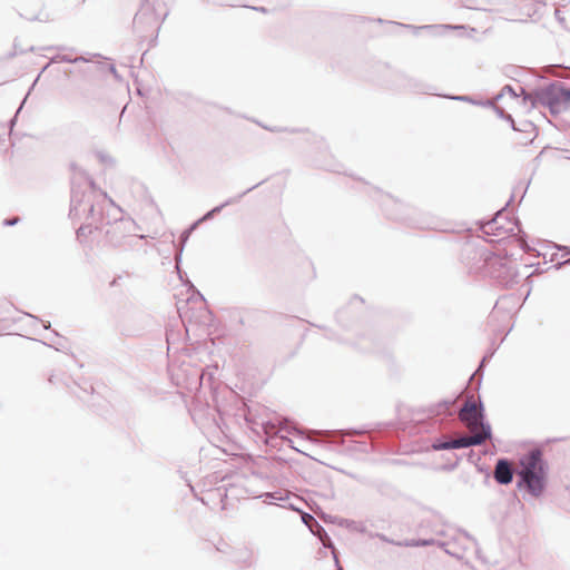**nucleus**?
<instances>
[{
	"label": "nucleus",
	"mask_w": 570,
	"mask_h": 570,
	"mask_svg": "<svg viewBox=\"0 0 570 570\" xmlns=\"http://www.w3.org/2000/svg\"><path fill=\"white\" fill-rule=\"evenodd\" d=\"M265 498L271 500H283V497L278 492H267L265 493Z\"/></svg>",
	"instance_id": "obj_30"
},
{
	"label": "nucleus",
	"mask_w": 570,
	"mask_h": 570,
	"mask_svg": "<svg viewBox=\"0 0 570 570\" xmlns=\"http://www.w3.org/2000/svg\"><path fill=\"white\" fill-rule=\"evenodd\" d=\"M455 400H442L429 407V417L451 416L453 414L452 407Z\"/></svg>",
	"instance_id": "obj_15"
},
{
	"label": "nucleus",
	"mask_w": 570,
	"mask_h": 570,
	"mask_svg": "<svg viewBox=\"0 0 570 570\" xmlns=\"http://www.w3.org/2000/svg\"><path fill=\"white\" fill-rule=\"evenodd\" d=\"M379 492L382 494V495H387V497H391L393 498L396 493V490L387 484V483H382L379 485Z\"/></svg>",
	"instance_id": "obj_25"
},
{
	"label": "nucleus",
	"mask_w": 570,
	"mask_h": 570,
	"mask_svg": "<svg viewBox=\"0 0 570 570\" xmlns=\"http://www.w3.org/2000/svg\"><path fill=\"white\" fill-rule=\"evenodd\" d=\"M514 471L511 462L507 458H500L497 460L493 478L500 485H508L513 481Z\"/></svg>",
	"instance_id": "obj_12"
},
{
	"label": "nucleus",
	"mask_w": 570,
	"mask_h": 570,
	"mask_svg": "<svg viewBox=\"0 0 570 570\" xmlns=\"http://www.w3.org/2000/svg\"><path fill=\"white\" fill-rule=\"evenodd\" d=\"M410 86H411V88H413V89H414V90H416V91L422 90V91H423V92H425V94H430V91H429V90H428V88H425V87H424V88H421V87H420L419 85H416V83H410Z\"/></svg>",
	"instance_id": "obj_34"
},
{
	"label": "nucleus",
	"mask_w": 570,
	"mask_h": 570,
	"mask_svg": "<svg viewBox=\"0 0 570 570\" xmlns=\"http://www.w3.org/2000/svg\"><path fill=\"white\" fill-rule=\"evenodd\" d=\"M529 129L533 130L534 125L531 121H524L522 128H519V131H528Z\"/></svg>",
	"instance_id": "obj_31"
},
{
	"label": "nucleus",
	"mask_w": 570,
	"mask_h": 570,
	"mask_svg": "<svg viewBox=\"0 0 570 570\" xmlns=\"http://www.w3.org/2000/svg\"><path fill=\"white\" fill-rule=\"evenodd\" d=\"M204 220L197 219L188 228H186L190 234L197 228L199 224H202Z\"/></svg>",
	"instance_id": "obj_33"
},
{
	"label": "nucleus",
	"mask_w": 570,
	"mask_h": 570,
	"mask_svg": "<svg viewBox=\"0 0 570 570\" xmlns=\"http://www.w3.org/2000/svg\"><path fill=\"white\" fill-rule=\"evenodd\" d=\"M302 520L315 535L320 537V539L323 541L324 549L331 550L335 564L338 566L337 551L333 542L331 541L330 537L327 535L325 529L322 525H320L315 518L309 513H304Z\"/></svg>",
	"instance_id": "obj_11"
},
{
	"label": "nucleus",
	"mask_w": 570,
	"mask_h": 570,
	"mask_svg": "<svg viewBox=\"0 0 570 570\" xmlns=\"http://www.w3.org/2000/svg\"><path fill=\"white\" fill-rule=\"evenodd\" d=\"M371 196L374 197L375 199L381 200V205L384 208L385 214L389 218L395 220L405 219L403 213L406 209V206L400 203L399 200L394 199L391 195L383 194L382 190L373 188V194H371Z\"/></svg>",
	"instance_id": "obj_9"
},
{
	"label": "nucleus",
	"mask_w": 570,
	"mask_h": 570,
	"mask_svg": "<svg viewBox=\"0 0 570 570\" xmlns=\"http://www.w3.org/2000/svg\"><path fill=\"white\" fill-rule=\"evenodd\" d=\"M485 275L504 287H511L518 284L520 279L517 264L513 261L497 255L490 259V266Z\"/></svg>",
	"instance_id": "obj_6"
},
{
	"label": "nucleus",
	"mask_w": 570,
	"mask_h": 570,
	"mask_svg": "<svg viewBox=\"0 0 570 570\" xmlns=\"http://www.w3.org/2000/svg\"><path fill=\"white\" fill-rule=\"evenodd\" d=\"M21 108H22V105L18 108V110H17V112H16L14 117L10 120V126H11V127L16 124L17 115L20 112Z\"/></svg>",
	"instance_id": "obj_35"
},
{
	"label": "nucleus",
	"mask_w": 570,
	"mask_h": 570,
	"mask_svg": "<svg viewBox=\"0 0 570 570\" xmlns=\"http://www.w3.org/2000/svg\"><path fill=\"white\" fill-rule=\"evenodd\" d=\"M518 89H519V91H520V92H518V91H517V89H515L514 87H512L511 85H505V86L502 88L501 92H500L499 95H497V96H495V100H499V99H500V98H501L505 92H508L509 95H511V96H512V97H514V98H515V97H519V96H523V100H524V102H528V101H529V102L531 104V101H530L529 99H528V100H525V99H524V97H525L527 95H529L532 90L527 91L522 86H518Z\"/></svg>",
	"instance_id": "obj_19"
},
{
	"label": "nucleus",
	"mask_w": 570,
	"mask_h": 570,
	"mask_svg": "<svg viewBox=\"0 0 570 570\" xmlns=\"http://www.w3.org/2000/svg\"><path fill=\"white\" fill-rule=\"evenodd\" d=\"M492 355H493V352L490 353L489 355L483 356V358L481 360V362L479 364V367L476 368V371L474 372L473 375H478V374L482 373V368H483L484 364L492 357Z\"/></svg>",
	"instance_id": "obj_29"
},
{
	"label": "nucleus",
	"mask_w": 570,
	"mask_h": 570,
	"mask_svg": "<svg viewBox=\"0 0 570 570\" xmlns=\"http://www.w3.org/2000/svg\"><path fill=\"white\" fill-rule=\"evenodd\" d=\"M483 444V436L480 433L473 435H463L458 439L449 440L444 436L435 439L431 449L433 451L455 450V449H468L471 446H478Z\"/></svg>",
	"instance_id": "obj_8"
},
{
	"label": "nucleus",
	"mask_w": 570,
	"mask_h": 570,
	"mask_svg": "<svg viewBox=\"0 0 570 570\" xmlns=\"http://www.w3.org/2000/svg\"><path fill=\"white\" fill-rule=\"evenodd\" d=\"M102 202L94 204L90 195H86L75 185L71 187L70 216L88 212V216L96 223L95 228H105V244L122 250L134 249L145 236L137 234L138 224L129 216L122 215V209L117 206L107 194H102Z\"/></svg>",
	"instance_id": "obj_1"
},
{
	"label": "nucleus",
	"mask_w": 570,
	"mask_h": 570,
	"mask_svg": "<svg viewBox=\"0 0 570 570\" xmlns=\"http://www.w3.org/2000/svg\"><path fill=\"white\" fill-rule=\"evenodd\" d=\"M492 257L494 254L488 248L472 242L465 243L461 249V261L470 274L485 275Z\"/></svg>",
	"instance_id": "obj_4"
},
{
	"label": "nucleus",
	"mask_w": 570,
	"mask_h": 570,
	"mask_svg": "<svg viewBox=\"0 0 570 570\" xmlns=\"http://www.w3.org/2000/svg\"><path fill=\"white\" fill-rule=\"evenodd\" d=\"M504 230H505V232H508V230L513 232V228H512V227H510V228L504 229Z\"/></svg>",
	"instance_id": "obj_49"
},
{
	"label": "nucleus",
	"mask_w": 570,
	"mask_h": 570,
	"mask_svg": "<svg viewBox=\"0 0 570 570\" xmlns=\"http://www.w3.org/2000/svg\"><path fill=\"white\" fill-rule=\"evenodd\" d=\"M91 224L94 223L91 222L89 225H81L77 229L76 237L79 243H85L88 235L92 233Z\"/></svg>",
	"instance_id": "obj_23"
},
{
	"label": "nucleus",
	"mask_w": 570,
	"mask_h": 570,
	"mask_svg": "<svg viewBox=\"0 0 570 570\" xmlns=\"http://www.w3.org/2000/svg\"><path fill=\"white\" fill-rule=\"evenodd\" d=\"M354 303H363V299L360 298V297H354L352 301H351V305L354 304Z\"/></svg>",
	"instance_id": "obj_40"
},
{
	"label": "nucleus",
	"mask_w": 570,
	"mask_h": 570,
	"mask_svg": "<svg viewBox=\"0 0 570 570\" xmlns=\"http://www.w3.org/2000/svg\"><path fill=\"white\" fill-rule=\"evenodd\" d=\"M508 122L510 124L511 128H512L514 131H519V127H517L515 121H514V119H513V118H512V121H508Z\"/></svg>",
	"instance_id": "obj_37"
},
{
	"label": "nucleus",
	"mask_w": 570,
	"mask_h": 570,
	"mask_svg": "<svg viewBox=\"0 0 570 570\" xmlns=\"http://www.w3.org/2000/svg\"><path fill=\"white\" fill-rule=\"evenodd\" d=\"M489 107L494 110L499 118L504 119L507 121H512V116L505 112L503 108L495 106L493 102L492 106Z\"/></svg>",
	"instance_id": "obj_26"
},
{
	"label": "nucleus",
	"mask_w": 570,
	"mask_h": 570,
	"mask_svg": "<svg viewBox=\"0 0 570 570\" xmlns=\"http://www.w3.org/2000/svg\"><path fill=\"white\" fill-rule=\"evenodd\" d=\"M569 263H570V259H567V261H564V262H562V263H558L557 265H554V267H556L557 269H559L561 265L569 264Z\"/></svg>",
	"instance_id": "obj_39"
},
{
	"label": "nucleus",
	"mask_w": 570,
	"mask_h": 570,
	"mask_svg": "<svg viewBox=\"0 0 570 570\" xmlns=\"http://www.w3.org/2000/svg\"><path fill=\"white\" fill-rule=\"evenodd\" d=\"M468 540L472 541L473 543H475V540L465 531H462L461 532Z\"/></svg>",
	"instance_id": "obj_38"
},
{
	"label": "nucleus",
	"mask_w": 570,
	"mask_h": 570,
	"mask_svg": "<svg viewBox=\"0 0 570 570\" xmlns=\"http://www.w3.org/2000/svg\"><path fill=\"white\" fill-rule=\"evenodd\" d=\"M446 97L450 99L456 100V101L469 102V104H472L475 106H482V107L492 106V100H478L474 97L468 96V95L446 96Z\"/></svg>",
	"instance_id": "obj_20"
},
{
	"label": "nucleus",
	"mask_w": 570,
	"mask_h": 570,
	"mask_svg": "<svg viewBox=\"0 0 570 570\" xmlns=\"http://www.w3.org/2000/svg\"><path fill=\"white\" fill-rule=\"evenodd\" d=\"M334 441H341L344 442L345 436H354L363 434V431L350 429V430H341V431H333V432H326Z\"/></svg>",
	"instance_id": "obj_21"
},
{
	"label": "nucleus",
	"mask_w": 570,
	"mask_h": 570,
	"mask_svg": "<svg viewBox=\"0 0 570 570\" xmlns=\"http://www.w3.org/2000/svg\"><path fill=\"white\" fill-rule=\"evenodd\" d=\"M370 537L377 538L383 542H386V543H390L393 546H397V547H430V546L436 544L438 547L443 549L446 554L452 556L459 560L463 558V552L460 551L459 549H456L455 547H453L450 542L438 541L432 538L431 539H410V540H404V541H395L393 539H390L385 534L379 533V532L370 533Z\"/></svg>",
	"instance_id": "obj_7"
},
{
	"label": "nucleus",
	"mask_w": 570,
	"mask_h": 570,
	"mask_svg": "<svg viewBox=\"0 0 570 570\" xmlns=\"http://www.w3.org/2000/svg\"><path fill=\"white\" fill-rule=\"evenodd\" d=\"M479 425L481 426L482 429V434L481 436H483V442L487 440V439H491L492 438V431H491V425L488 421L484 420V417L482 419V421H480Z\"/></svg>",
	"instance_id": "obj_24"
},
{
	"label": "nucleus",
	"mask_w": 570,
	"mask_h": 570,
	"mask_svg": "<svg viewBox=\"0 0 570 570\" xmlns=\"http://www.w3.org/2000/svg\"><path fill=\"white\" fill-rule=\"evenodd\" d=\"M503 210L504 208H502L501 210H499L497 213V215L489 222H487L485 224H483L480 228L481 230L483 232V234L485 235H494V236H501L502 233L501 230L504 229L501 225H499V219H501L503 217Z\"/></svg>",
	"instance_id": "obj_16"
},
{
	"label": "nucleus",
	"mask_w": 570,
	"mask_h": 570,
	"mask_svg": "<svg viewBox=\"0 0 570 570\" xmlns=\"http://www.w3.org/2000/svg\"><path fill=\"white\" fill-rule=\"evenodd\" d=\"M232 560L243 568H249L255 564V556L253 549L247 546H238L230 551Z\"/></svg>",
	"instance_id": "obj_13"
},
{
	"label": "nucleus",
	"mask_w": 570,
	"mask_h": 570,
	"mask_svg": "<svg viewBox=\"0 0 570 570\" xmlns=\"http://www.w3.org/2000/svg\"><path fill=\"white\" fill-rule=\"evenodd\" d=\"M483 417L484 407L482 402L476 403L473 400L465 401L459 412L460 421L469 428H478Z\"/></svg>",
	"instance_id": "obj_10"
},
{
	"label": "nucleus",
	"mask_w": 570,
	"mask_h": 570,
	"mask_svg": "<svg viewBox=\"0 0 570 570\" xmlns=\"http://www.w3.org/2000/svg\"><path fill=\"white\" fill-rule=\"evenodd\" d=\"M49 347H55L56 350H59L57 346H55L53 344H48Z\"/></svg>",
	"instance_id": "obj_47"
},
{
	"label": "nucleus",
	"mask_w": 570,
	"mask_h": 570,
	"mask_svg": "<svg viewBox=\"0 0 570 570\" xmlns=\"http://www.w3.org/2000/svg\"><path fill=\"white\" fill-rule=\"evenodd\" d=\"M513 200V196L510 197L509 202L507 203V206Z\"/></svg>",
	"instance_id": "obj_46"
},
{
	"label": "nucleus",
	"mask_w": 570,
	"mask_h": 570,
	"mask_svg": "<svg viewBox=\"0 0 570 570\" xmlns=\"http://www.w3.org/2000/svg\"><path fill=\"white\" fill-rule=\"evenodd\" d=\"M548 464L540 449H532L520 458L517 488L525 489L531 495L540 497L547 485Z\"/></svg>",
	"instance_id": "obj_2"
},
{
	"label": "nucleus",
	"mask_w": 570,
	"mask_h": 570,
	"mask_svg": "<svg viewBox=\"0 0 570 570\" xmlns=\"http://www.w3.org/2000/svg\"><path fill=\"white\" fill-rule=\"evenodd\" d=\"M49 382L52 383V384H56L57 383L56 375H50Z\"/></svg>",
	"instance_id": "obj_41"
},
{
	"label": "nucleus",
	"mask_w": 570,
	"mask_h": 570,
	"mask_svg": "<svg viewBox=\"0 0 570 570\" xmlns=\"http://www.w3.org/2000/svg\"><path fill=\"white\" fill-rule=\"evenodd\" d=\"M372 445L367 442H355L354 449L360 450L362 452H368L372 450Z\"/></svg>",
	"instance_id": "obj_28"
},
{
	"label": "nucleus",
	"mask_w": 570,
	"mask_h": 570,
	"mask_svg": "<svg viewBox=\"0 0 570 570\" xmlns=\"http://www.w3.org/2000/svg\"><path fill=\"white\" fill-rule=\"evenodd\" d=\"M399 26L401 27H404V28H409V29H412L414 35H419L420 31L422 30H430V31H433V30H436L439 28H453L451 26H434V24H426V26H420V27H415V26H412V24H403V23H397Z\"/></svg>",
	"instance_id": "obj_22"
},
{
	"label": "nucleus",
	"mask_w": 570,
	"mask_h": 570,
	"mask_svg": "<svg viewBox=\"0 0 570 570\" xmlns=\"http://www.w3.org/2000/svg\"><path fill=\"white\" fill-rule=\"evenodd\" d=\"M263 183H264V180L259 181L258 184H256V185H254L252 187H249L248 189H246L242 194L226 199L223 204H220L218 206H215L214 208L208 210L204 216H202L200 220L207 222V220L212 219L215 215L219 214L223 210V208H225V207H227L229 205L238 203L247 193L254 190L256 187H258Z\"/></svg>",
	"instance_id": "obj_14"
},
{
	"label": "nucleus",
	"mask_w": 570,
	"mask_h": 570,
	"mask_svg": "<svg viewBox=\"0 0 570 570\" xmlns=\"http://www.w3.org/2000/svg\"><path fill=\"white\" fill-rule=\"evenodd\" d=\"M531 101V107H547L551 115H559L570 109V87L561 81H552L547 86L532 89L524 97Z\"/></svg>",
	"instance_id": "obj_3"
},
{
	"label": "nucleus",
	"mask_w": 570,
	"mask_h": 570,
	"mask_svg": "<svg viewBox=\"0 0 570 570\" xmlns=\"http://www.w3.org/2000/svg\"><path fill=\"white\" fill-rule=\"evenodd\" d=\"M110 71H111L112 73H116V68H115L112 65L110 66Z\"/></svg>",
	"instance_id": "obj_44"
},
{
	"label": "nucleus",
	"mask_w": 570,
	"mask_h": 570,
	"mask_svg": "<svg viewBox=\"0 0 570 570\" xmlns=\"http://www.w3.org/2000/svg\"><path fill=\"white\" fill-rule=\"evenodd\" d=\"M207 1L213 4H216V6H229V7L242 6L240 0H207Z\"/></svg>",
	"instance_id": "obj_27"
},
{
	"label": "nucleus",
	"mask_w": 570,
	"mask_h": 570,
	"mask_svg": "<svg viewBox=\"0 0 570 570\" xmlns=\"http://www.w3.org/2000/svg\"><path fill=\"white\" fill-rule=\"evenodd\" d=\"M42 326L45 330L50 328V322H42Z\"/></svg>",
	"instance_id": "obj_43"
},
{
	"label": "nucleus",
	"mask_w": 570,
	"mask_h": 570,
	"mask_svg": "<svg viewBox=\"0 0 570 570\" xmlns=\"http://www.w3.org/2000/svg\"><path fill=\"white\" fill-rule=\"evenodd\" d=\"M190 235L191 234L187 229H185L180 234L179 247L177 248V252L175 254V263H176L175 268H176L177 274H178L180 279H183V272L180 269L181 256H183L184 247H185L187 240L189 239Z\"/></svg>",
	"instance_id": "obj_17"
},
{
	"label": "nucleus",
	"mask_w": 570,
	"mask_h": 570,
	"mask_svg": "<svg viewBox=\"0 0 570 570\" xmlns=\"http://www.w3.org/2000/svg\"><path fill=\"white\" fill-rule=\"evenodd\" d=\"M417 226H419L420 228H424V227H426L424 224H420V225H417Z\"/></svg>",
	"instance_id": "obj_48"
},
{
	"label": "nucleus",
	"mask_w": 570,
	"mask_h": 570,
	"mask_svg": "<svg viewBox=\"0 0 570 570\" xmlns=\"http://www.w3.org/2000/svg\"><path fill=\"white\" fill-rule=\"evenodd\" d=\"M19 222V217H11L3 220L4 226H14Z\"/></svg>",
	"instance_id": "obj_32"
},
{
	"label": "nucleus",
	"mask_w": 570,
	"mask_h": 570,
	"mask_svg": "<svg viewBox=\"0 0 570 570\" xmlns=\"http://www.w3.org/2000/svg\"><path fill=\"white\" fill-rule=\"evenodd\" d=\"M158 0H144L134 17L132 26L140 38L145 37L148 30H158L160 23L167 17V12H158L156 3Z\"/></svg>",
	"instance_id": "obj_5"
},
{
	"label": "nucleus",
	"mask_w": 570,
	"mask_h": 570,
	"mask_svg": "<svg viewBox=\"0 0 570 570\" xmlns=\"http://www.w3.org/2000/svg\"><path fill=\"white\" fill-rule=\"evenodd\" d=\"M27 315L30 316L31 318H35L36 321H38V318L35 315H31V314H27Z\"/></svg>",
	"instance_id": "obj_45"
},
{
	"label": "nucleus",
	"mask_w": 570,
	"mask_h": 570,
	"mask_svg": "<svg viewBox=\"0 0 570 570\" xmlns=\"http://www.w3.org/2000/svg\"><path fill=\"white\" fill-rule=\"evenodd\" d=\"M227 549H229L227 543H224L222 547H217V550L224 553L227 552Z\"/></svg>",
	"instance_id": "obj_36"
},
{
	"label": "nucleus",
	"mask_w": 570,
	"mask_h": 570,
	"mask_svg": "<svg viewBox=\"0 0 570 570\" xmlns=\"http://www.w3.org/2000/svg\"><path fill=\"white\" fill-rule=\"evenodd\" d=\"M69 51L70 52L58 53V55L53 56L50 60V63H60V62L77 63V62H88L89 61V59L85 58L83 56H73L71 53L73 51V49H70Z\"/></svg>",
	"instance_id": "obj_18"
},
{
	"label": "nucleus",
	"mask_w": 570,
	"mask_h": 570,
	"mask_svg": "<svg viewBox=\"0 0 570 570\" xmlns=\"http://www.w3.org/2000/svg\"><path fill=\"white\" fill-rule=\"evenodd\" d=\"M253 9L259 12H266V9L264 7H254Z\"/></svg>",
	"instance_id": "obj_42"
}]
</instances>
